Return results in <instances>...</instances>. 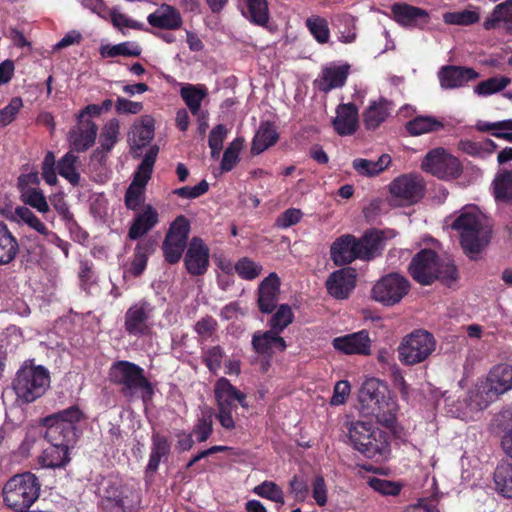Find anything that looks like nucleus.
Masks as SVG:
<instances>
[{
    "label": "nucleus",
    "instance_id": "1",
    "mask_svg": "<svg viewBox=\"0 0 512 512\" xmlns=\"http://www.w3.org/2000/svg\"><path fill=\"white\" fill-rule=\"evenodd\" d=\"M512 390V366L500 364L493 367L487 376L480 379L469 392L468 403H447L448 412L457 418L467 419L470 412L487 408L499 396Z\"/></svg>",
    "mask_w": 512,
    "mask_h": 512
},
{
    "label": "nucleus",
    "instance_id": "2",
    "mask_svg": "<svg viewBox=\"0 0 512 512\" xmlns=\"http://www.w3.org/2000/svg\"><path fill=\"white\" fill-rule=\"evenodd\" d=\"M452 228L459 232L461 245L470 258H474L490 241L491 228L475 206L464 207Z\"/></svg>",
    "mask_w": 512,
    "mask_h": 512
},
{
    "label": "nucleus",
    "instance_id": "3",
    "mask_svg": "<svg viewBox=\"0 0 512 512\" xmlns=\"http://www.w3.org/2000/svg\"><path fill=\"white\" fill-rule=\"evenodd\" d=\"M387 388L378 379H367L359 391L361 412L366 416H373L378 422L391 427L397 412L396 402L385 395Z\"/></svg>",
    "mask_w": 512,
    "mask_h": 512
},
{
    "label": "nucleus",
    "instance_id": "4",
    "mask_svg": "<svg viewBox=\"0 0 512 512\" xmlns=\"http://www.w3.org/2000/svg\"><path fill=\"white\" fill-rule=\"evenodd\" d=\"M409 272L422 285H429L436 279L450 285L457 277L454 264L450 260L440 261L436 253L429 249L421 250L413 257Z\"/></svg>",
    "mask_w": 512,
    "mask_h": 512
},
{
    "label": "nucleus",
    "instance_id": "5",
    "mask_svg": "<svg viewBox=\"0 0 512 512\" xmlns=\"http://www.w3.org/2000/svg\"><path fill=\"white\" fill-rule=\"evenodd\" d=\"M349 440L353 447L365 457L375 461H384L390 455V445L386 435L374 429L369 423L358 421L351 423Z\"/></svg>",
    "mask_w": 512,
    "mask_h": 512
},
{
    "label": "nucleus",
    "instance_id": "6",
    "mask_svg": "<svg viewBox=\"0 0 512 512\" xmlns=\"http://www.w3.org/2000/svg\"><path fill=\"white\" fill-rule=\"evenodd\" d=\"M50 385L49 371L42 365L25 361L17 371L12 383L17 397L25 403L40 398Z\"/></svg>",
    "mask_w": 512,
    "mask_h": 512
},
{
    "label": "nucleus",
    "instance_id": "7",
    "mask_svg": "<svg viewBox=\"0 0 512 512\" xmlns=\"http://www.w3.org/2000/svg\"><path fill=\"white\" fill-rule=\"evenodd\" d=\"M40 484L32 473L11 477L3 488V498L7 506L16 510L28 509L39 497Z\"/></svg>",
    "mask_w": 512,
    "mask_h": 512
},
{
    "label": "nucleus",
    "instance_id": "8",
    "mask_svg": "<svg viewBox=\"0 0 512 512\" xmlns=\"http://www.w3.org/2000/svg\"><path fill=\"white\" fill-rule=\"evenodd\" d=\"M436 349L434 336L426 330L406 335L398 346V358L404 365H416L428 359Z\"/></svg>",
    "mask_w": 512,
    "mask_h": 512
},
{
    "label": "nucleus",
    "instance_id": "9",
    "mask_svg": "<svg viewBox=\"0 0 512 512\" xmlns=\"http://www.w3.org/2000/svg\"><path fill=\"white\" fill-rule=\"evenodd\" d=\"M82 416L78 407H70L45 418V437L49 442H63L68 446L75 439V423Z\"/></svg>",
    "mask_w": 512,
    "mask_h": 512
},
{
    "label": "nucleus",
    "instance_id": "10",
    "mask_svg": "<svg viewBox=\"0 0 512 512\" xmlns=\"http://www.w3.org/2000/svg\"><path fill=\"white\" fill-rule=\"evenodd\" d=\"M159 152L157 146H151L134 173L133 180L125 194V205L136 210L145 200V188L151 178L153 167Z\"/></svg>",
    "mask_w": 512,
    "mask_h": 512
},
{
    "label": "nucleus",
    "instance_id": "11",
    "mask_svg": "<svg viewBox=\"0 0 512 512\" xmlns=\"http://www.w3.org/2000/svg\"><path fill=\"white\" fill-rule=\"evenodd\" d=\"M113 379L125 386L131 394H139L144 402L151 399L153 388L143 376V370L129 362H120L112 369Z\"/></svg>",
    "mask_w": 512,
    "mask_h": 512
},
{
    "label": "nucleus",
    "instance_id": "12",
    "mask_svg": "<svg viewBox=\"0 0 512 512\" xmlns=\"http://www.w3.org/2000/svg\"><path fill=\"white\" fill-rule=\"evenodd\" d=\"M409 281L398 273L383 276L372 288V297L375 301L385 305L398 304L409 292Z\"/></svg>",
    "mask_w": 512,
    "mask_h": 512
},
{
    "label": "nucleus",
    "instance_id": "13",
    "mask_svg": "<svg viewBox=\"0 0 512 512\" xmlns=\"http://www.w3.org/2000/svg\"><path fill=\"white\" fill-rule=\"evenodd\" d=\"M389 191L394 204L399 206L411 205L423 197V180L414 174H404L390 183Z\"/></svg>",
    "mask_w": 512,
    "mask_h": 512
},
{
    "label": "nucleus",
    "instance_id": "14",
    "mask_svg": "<svg viewBox=\"0 0 512 512\" xmlns=\"http://www.w3.org/2000/svg\"><path fill=\"white\" fill-rule=\"evenodd\" d=\"M421 167L424 171L440 179H452L461 173L459 160L443 148H436L428 152Z\"/></svg>",
    "mask_w": 512,
    "mask_h": 512
},
{
    "label": "nucleus",
    "instance_id": "15",
    "mask_svg": "<svg viewBox=\"0 0 512 512\" xmlns=\"http://www.w3.org/2000/svg\"><path fill=\"white\" fill-rule=\"evenodd\" d=\"M189 231L190 224L184 216L177 217L171 224L162 246L166 261L173 264L180 260Z\"/></svg>",
    "mask_w": 512,
    "mask_h": 512
},
{
    "label": "nucleus",
    "instance_id": "16",
    "mask_svg": "<svg viewBox=\"0 0 512 512\" xmlns=\"http://www.w3.org/2000/svg\"><path fill=\"white\" fill-rule=\"evenodd\" d=\"M154 317V306L145 300L132 305L125 313V330L133 336L150 334Z\"/></svg>",
    "mask_w": 512,
    "mask_h": 512
},
{
    "label": "nucleus",
    "instance_id": "17",
    "mask_svg": "<svg viewBox=\"0 0 512 512\" xmlns=\"http://www.w3.org/2000/svg\"><path fill=\"white\" fill-rule=\"evenodd\" d=\"M371 344L369 332L365 329L332 340L333 348L344 355H370Z\"/></svg>",
    "mask_w": 512,
    "mask_h": 512
},
{
    "label": "nucleus",
    "instance_id": "18",
    "mask_svg": "<svg viewBox=\"0 0 512 512\" xmlns=\"http://www.w3.org/2000/svg\"><path fill=\"white\" fill-rule=\"evenodd\" d=\"M395 236L394 230H370L366 232L360 239L356 238L358 258L361 260L374 258L382 249L383 242Z\"/></svg>",
    "mask_w": 512,
    "mask_h": 512
},
{
    "label": "nucleus",
    "instance_id": "19",
    "mask_svg": "<svg viewBox=\"0 0 512 512\" xmlns=\"http://www.w3.org/2000/svg\"><path fill=\"white\" fill-rule=\"evenodd\" d=\"M350 66L332 62L322 68L321 73L315 80V85L322 92H329L341 88L348 77Z\"/></svg>",
    "mask_w": 512,
    "mask_h": 512
},
{
    "label": "nucleus",
    "instance_id": "20",
    "mask_svg": "<svg viewBox=\"0 0 512 512\" xmlns=\"http://www.w3.org/2000/svg\"><path fill=\"white\" fill-rule=\"evenodd\" d=\"M356 283L355 270L346 267L334 271L326 281L328 293L336 299H345L354 289Z\"/></svg>",
    "mask_w": 512,
    "mask_h": 512
},
{
    "label": "nucleus",
    "instance_id": "21",
    "mask_svg": "<svg viewBox=\"0 0 512 512\" xmlns=\"http://www.w3.org/2000/svg\"><path fill=\"white\" fill-rule=\"evenodd\" d=\"M2 213L6 219L19 225H26L43 236L45 240H57V234L49 230L48 227L26 206L16 207L13 213H6L4 211H2Z\"/></svg>",
    "mask_w": 512,
    "mask_h": 512
},
{
    "label": "nucleus",
    "instance_id": "22",
    "mask_svg": "<svg viewBox=\"0 0 512 512\" xmlns=\"http://www.w3.org/2000/svg\"><path fill=\"white\" fill-rule=\"evenodd\" d=\"M185 266L192 275L204 274L209 265V249L199 238H193L185 254Z\"/></svg>",
    "mask_w": 512,
    "mask_h": 512
},
{
    "label": "nucleus",
    "instance_id": "23",
    "mask_svg": "<svg viewBox=\"0 0 512 512\" xmlns=\"http://www.w3.org/2000/svg\"><path fill=\"white\" fill-rule=\"evenodd\" d=\"M479 74L472 68L462 66H444L438 73L439 82L444 89H455L475 80Z\"/></svg>",
    "mask_w": 512,
    "mask_h": 512
},
{
    "label": "nucleus",
    "instance_id": "24",
    "mask_svg": "<svg viewBox=\"0 0 512 512\" xmlns=\"http://www.w3.org/2000/svg\"><path fill=\"white\" fill-rule=\"evenodd\" d=\"M147 22L155 28L162 30H177L181 28L183 19L175 7L162 4L147 17Z\"/></svg>",
    "mask_w": 512,
    "mask_h": 512
},
{
    "label": "nucleus",
    "instance_id": "25",
    "mask_svg": "<svg viewBox=\"0 0 512 512\" xmlns=\"http://www.w3.org/2000/svg\"><path fill=\"white\" fill-rule=\"evenodd\" d=\"M280 279L276 273L269 274L259 285L258 304L263 313H271L279 300Z\"/></svg>",
    "mask_w": 512,
    "mask_h": 512
},
{
    "label": "nucleus",
    "instance_id": "26",
    "mask_svg": "<svg viewBox=\"0 0 512 512\" xmlns=\"http://www.w3.org/2000/svg\"><path fill=\"white\" fill-rule=\"evenodd\" d=\"M330 256L336 265H344L358 258L356 237L347 234L337 238L331 245Z\"/></svg>",
    "mask_w": 512,
    "mask_h": 512
},
{
    "label": "nucleus",
    "instance_id": "27",
    "mask_svg": "<svg viewBox=\"0 0 512 512\" xmlns=\"http://www.w3.org/2000/svg\"><path fill=\"white\" fill-rule=\"evenodd\" d=\"M335 131L341 135H352L358 128V108L352 104H340L336 108V116L333 119Z\"/></svg>",
    "mask_w": 512,
    "mask_h": 512
},
{
    "label": "nucleus",
    "instance_id": "28",
    "mask_svg": "<svg viewBox=\"0 0 512 512\" xmlns=\"http://www.w3.org/2000/svg\"><path fill=\"white\" fill-rule=\"evenodd\" d=\"M280 333L269 330L266 332H255L252 337V345L254 350L262 355L270 356L276 351H284L286 343Z\"/></svg>",
    "mask_w": 512,
    "mask_h": 512
},
{
    "label": "nucleus",
    "instance_id": "29",
    "mask_svg": "<svg viewBox=\"0 0 512 512\" xmlns=\"http://www.w3.org/2000/svg\"><path fill=\"white\" fill-rule=\"evenodd\" d=\"M68 446L63 442H50L38 458L42 468H61L69 462Z\"/></svg>",
    "mask_w": 512,
    "mask_h": 512
},
{
    "label": "nucleus",
    "instance_id": "30",
    "mask_svg": "<svg viewBox=\"0 0 512 512\" xmlns=\"http://www.w3.org/2000/svg\"><path fill=\"white\" fill-rule=\"evenodd\" d=\"M158 222V212L151 205H146L138 213L129 229V238L136 240L150 231Z\"/></svg>",
    "mask_w": 512,
    "mask_h": 512
},
{
    "label": "nucleus",
    "instance_id": "31",
    "mask_svg": "<svg viewBox=\"0 0 512 512\" xmlns=\"http://www.w3.org/2000/svg\"><path fill=\"white\" fill-rule=\"evenodd\" d=\"M96 135L95 123L86 121L82 126H78L70 132L69 142L74 150L85 151L94 144Z\"/></svg>",
    "mask_w": 512,
    "mask_h": 512
},
{
    "label": "nucleus",
    "instance_id": "32",
    "mask_svg": "<svg viewBox=\"0 0 512 512\" xmlns=\"http://www.w3.org/2000/svg\"><path fill=\"white\" fill-rule=\"evenodd\" d=\"M392 110L390 102L383 98L371 101L363 115V121L367 129H376L383 123Z\"/></svg>",
    "mask_w": 512,
    "mask_h": 512
},
{
    "label": "nucleus",
    "instance_id": "33",
    "mask_svg": "<svg viewBox=\"0 0 512 512\" xmlns=\"http://www.w3.org/2000/svg\"><path fill=\"white\" fill-rule=\"evenodd\" d=\"M492 190L497 202L512 205V169H502L496 173Z\"/></svg>",
    "mask_w": 512,
    "mask_h": 512
},
{
    "label": "nucleus",
    "instance_id": "34",
    "mask_svg": "<svg viewBox=\"0 0 512 512\" xmlns=\"http://www.w3.org/2000/svg\"><path fill=\"white\" fill-rule=\"evenodd\" d=\"M18 251L19 244L16 237L5 223L0 222V265L12 262Z\"/></svg>",
    "mask_w": 512,
    "mask_h": 512
},
{
    "label": "nucleus",
    "instance_id": "35",
    "mask_svg": "<svg viewBox=\"0 0 512 512\" xmlns=\"http://www.w3.org/2000/svg\"><path fill=\"white\" fill-rule=\"evenodd\" d=\"M504 23L512 31V0H507L495 6L491 14L485 19L483 26L486 30L496 29Z\"/></svg>",
    "mask_w": 512,
    "mask_h": 512
},
{
    "label": "nucleus",
    "instance_id": "36",
    "mask_svg": "<svg viewBox=\"0 0 512 512\" xmlns=\"http://www.w3.org/2000/svg\"><path fill=\"white\" fill-rule=\"evenodd\" d=\"M208 92L201 84H181L180 95L193 115H198L203 99Z\"/></svg>",
    "mask_w": 512,
    "mask_h": 512
},
{
    "label": "nucleus",
    "instance_id": "37",
    "mask_svg": "<svg viewBox=\"0 0 512 512\" xmlns=\"http://www.w3.org/2000/svg\"><path fill=\"white\" fill-rule=\"evenodd\" d=\"M390 163L391 157L388 154H383L376 161L357 158L353 161L352 166L359 175L373 177L383 172Z\"/></svg>",
    "mask_w": 512,
    "mask_h": 512
},
{
    "label": "nucleus",
    "instance_id": "38",
    "mask_svg": "<svg viewBox=\"0 0 512 512\" xmlns=\"http://www.w3.org/2000/svg\"><path fill=\"white\" fill-rule=\"evenodd\" d=\"M393 19L401 26H414L419 18H427L425 10L408 4H394L391 8Z\"/></svg>",
    "mask_w": 512,
    "mask_h": 512
},
{
    "label": "nucleus",
    "instance_id": "39",
    "mask_svg": "<svg viewBox=\"0 0 512 512\" xmlns=\"http://www.w3.org/2000/svg\"><path fill=\"white\" fill-rule=\"evenodd\" d=\"M278 137V133L271 123L266 122L261 124L254 136L251 152L253 154L262 153L264 150L273 146L277 142Z\"/></svg>",
    "mask_w": 512,
    "mask_h": 512
},
{
    "label": "nucleus",
    "instance_id": "40",
    "mask_svg": "<svg viewBox=\"0 0 512 512\" xmlns=\"http://www.w3.org/2000/svg\"><path fill=\"white\" fill-rule=\"evenodd\" d=\"M495 489L506 498H512V459L498 464L494 472Z\"/></svg>",
    "mask_w": 512,
    "mask_h": 512
},
{
    "label": "nucleus",
    "instance_id": "41",
    "mask_svg": "<svg viewBox=\"0 0 512 512\" xmlns=\"http://www.w3.org/2000/svg\"><path fill=\"white\" fill-rule=\"evenodd\" d=\"M154 137V125L150 118L142 119L135 123L129 134V140L133 148H142L150 143Z\"/></svg>",
    "mask_w": 512,
    "mask_h": 512
},
{
    "label": "nucleus",
    "instance_id": "42",
    "mask_svg": "<svg viewBox=\"0 0 512 512\" xmlns=\"http://www.w3.org/2000/svg\"><path fill=\"white\" fill-rule=\"evenodd\" d=\"M170 452V444L167 438L160 434H153L152 445L147 470L150 472L157 471L161 460Z\"/></svg>",
    "mask_w": 512,
    "mask_h": 512
},
{
    "label": "nucleus",
    "instance_id": "43",
    "mask_svg": "<svg viewBox=\"0 0 512 512\" xmlns=\"http://www.w3.org/2000/svg\"><path fill=\"white\" fill-rule=\"evenodd\" d=\"M442 127L441 121L432 116H417L406 123L407 131L413 136L434 132Z\"/></svg>",
    "mask_w": 512,
    "mask_h": 512
},
{
    "label": "nucleus",
    "instance_id": "44",
    "mask_svg": "<svg viewBox=\"0 0 512 512\" xmlns=\"http://www.w3.org/2000/svg\"><path fill=\"white\" fill-rule=\"evenodd\" d=\"M106 512H126V497L116 485H108L102 501Z\"/></svg>",
    "mask_w": 512,
    "mask_h": 512
},
{
    "label": "nucleus",
    "instance_id": "45",
    "mask_svg": "<svg viewBox=\"0 0 512 512\" xmlns=\"http://www.w3.org/2000/svg\"><path fill=\"white\" fill-rule=\"evenodd\" d=\"M140 46L135 42H122L115 45H102L100 54L103 58H112L117 56L136 57L141 54Z\"/></svg>",
    "mask_w": 512,
    "mask_h": 512
},
{
    "label": "nucleus",
    "instance_id": "46",
    "mask_svg": "<svg viewBox=\"0 0 512 512\" xmlns=\"http://www.w3.org/2000/svg\"><path fill=\"white\" fill-rule=\"evenodd\" d=\"M479 20L480 12L478 7L443 14V21L449 25L468 26L479 22Z\"/></svg>",
    "mask_w": 512,
    "mask_h": 512
},
{
    "label": "nucleus",
    "instance_id": "47",
    "mask_svg": "<svg viewBox=\"0 0 512 512\" xmlns=\"http://www.w3.org/2000/svg\"><path fill=\"white\" fill-rule=\"evenodd\" d=\"M21 200L26 204L36 209L40 213H47L50 210L49 204L46 200L44 193L32 187H21Z\"/></svg>",
    "mask_w": 512,
    "mask_h": 512
},
{
    "label": "nucleus",
    "instance_id": "48",
    "mask_svg": "<svg viewBox=\"0 0 512 512\" xmlns=\"http://www.w3.org/2000/svg\"><path fill=\"white\" fill-rule=\"evenodd\" d=\"M58 172L72 185L78 184L80 180L78 173V156L72 152L65 154L58 162Z\"/></svg>",
    "mask_w": 512,
    "mask_h": 512
},
{
    "label": "nucleus",
    "instance_id": "49",
    "mask_svg": "<svg viewBox=\"0 0 512 512\" xmlns=\"http://www.w3.org/2000/svg\"><path fill=\"white\" fill-rule=\"evenodd\" d=\"M239 390L224 377L217 380L214 395L217 405H236L234 403Z\"/></svg>",
    "mask_w": 512,
    "mask_h": 512
},
{
    "label": "nucleus",
    "instance_id": "50",
    "mask_svg": "<svg viewBox=\"0 0 512 512\" xmlns=\"http://www.w3.org/2000/svg\"><path fill=\"white\" fill-rule=\"evenodd\" d=\"M511 83L507 76H495L479 82L474 87V93L486 97L504 90Z\"/></svg>",
    "mask_w": 512,
    "mask_h": 512
},
{
    "label": "nucleus",
    "instance_id": "51",
    "mask_svg": "<svg viewBox=\"0 0 512 512\" xmlns=\"http://www.w3.org/2000/svg\"><path fill=\"white\" fill-rule=\"evenodd\" d=\"M476 126L480 131H490L493 136L512 142V119L496 122L479 121Z\"/></svg>",
    "mask_w": 512,
    "mask_h": 512
},
{
    "label": "nucleus",
    "instance_id": "52",
    "mask_svg": "<svg viewBox=\"0 0 512 512\" xmlns=\"http://www.w3.org/2000/svg\"><path fill=\"white\" fill-rule=\"evenodd\" d=\"M306 27L318 43L325 44L329 41L330 31L328 22L325 18L318 15H312L307 18Z\"/></svg>",
    "mask_w": 512,
    "mask_h": 512
},
{
    "label": "nucleus",
    "instance_id": "53",
    "mask_svg": "<svg viewBox=\"0 0 512 512\" xmlns=\"http://www.w3.org/2000/svg\"><path fill=\"white\" fill-rule=\"evenodd\" d=\"M247 3V14L245 16L254 24L264 26L269 20L268 6L266 0H245Z\"/></svg>",
    "mask_w": 512,
    "mask_h": 512
},
{
    "label": "nucleus",
    "instance_id": "54",
    "mask_svg": "<svg viewBox=\"0 0 512 512\" xmlns=\"http://www.w3.org/2000/svg\"><path fill=\"white\" fill-rule=\"evenodd\" d=\"M253 492L262 498H266L279 504L280 506H283L285 503L284 493L275 482L264 481L261 484L255 486Z\"/></svg>",
    "mask_w": 512,
    "mask_h": 512
},
{
    "label": "nucleus",
    "instance_id": "55",
    "mask_svg": "<svg viewBox=\"0 0 512 512\" xmlns=\"http://www.w3.org/2000/svg\"><path fill=\"white\" fill-rule=\"evenodd\" d=\"M151 247L148 243H138L135 248V253L131 266L128 272L133 276H139L143 273L146 268L148 256L150 254Z\"/></svg>",
    "mask_w": 512,
    "mask_h": 512
},
{
    "label": "nucleus",
    "instance_id": "56",
    "mask_svg": "<svg viewBox=\"0 0 512 512\" xmlns=\"http://www.w3.org/2000/svg\"><path fill=\"white\" fill-rule=\"evenodd\" d=\"M243 147V140L235 139L224 152L220 168L222 172L231 171L239 161V154Z\"/></svg>",
    "mask_w": 512,
    "mask_h": 512
},
{
    "label": "nucleus",
    "instance_id": "57",
    "mask_svg": "<svg viewBox=\"0 0 512 512\" xmlns=\"http://www.w3.org/2000/svg\"><path fill=\"white\" fill-rule=\"evenodd\" d=\"M368 485L374 491L378 492L383 496H397L402 489V484L399 482L381 479L377 477L369 478Z\"/></svg>",
    "mask_w": 512,
    "mask_h": 512
},
{
    "label": "nucleus",
    "instance_id": "58",
    "mask_svg": "<svg viewBox=\"0 0 512 512\" xmlns=\"http://www.w3.org/2000/svg\"><path fill=\"white\" fill-rule=\"evenodd\" d=\"M237 274L245 280H254L262 272V266L249 258H242L234 265Z\"/></svg>",
    "mask_w": 512,
    "mask_h": 512
},
{
    "label": "nucleus",
    "instance_id": "59",
    "mask_svg": "<svg viewBox=\"0 0 512 512\" xmlns=\"http://www.w3.org/2000/svg\"><path fill=\"white\" fill-rule=\"evenodd\" d=\"M294 315L289 305H280L270 321L271 329L281 333L292 321Z\"/></svg>",
    "mask_w": 512,
    "mask_h": 512
},
{
    "label": "nucleus",
    "instance_id": "60",
    "mask_svg": "<svg viewBox=\"0 0 512 512\" xmlns=\"http://www.w3.org/2000/svg\"><path fill=\"white\" fill-rule=\"evenodd\" d=\"M119 134V122L116 119L109 120L100 134V145L105 151H110L117 142Z\"/></svg>",
    "mask_w": 512,
    "mask_h": 512
},
{
    "label": "nucleus",
    "instance_id": "61",
    "mask_svg": "<svg viewBox=\"0 0 512 512\" xmlns=\"http://www.w3.org/2000/svg\"><path fill=\"white\" fill-rule=\"evenodd\" d=\"M22 107V99L20 97H13L4 108L0 109V127H5L12 123Z\"/></svg>",
    "mask_w": 512,
    "mask_h": 512
},
{
    "label": "nucleus",
    "instance_id": "62",
    "mask_svg": "<svg viewBox=\"0 0 512 512\" xmlns=\"http://www.w3.org/2000/svg\"><path fill=\"white\" fill-rule=\"evenodd\" d=\"M312 497L315 503L323 507L328 502V488L324 478L320 475L313 478L311 482Z\"/></svg>",
    "mask_w": 512,
    "mask_h": 512
},
{
    "label": "nucleus",
    "instance_id": "63",
    "mask_svg": "<svg viewBox=\"0 0 512 512\" xmlns=\"http://www.w3.org/2000/svg\"><path fill=\"white\" fill-rule=\"evenodd\" d=\"M223 357L224 351L220 346L208 348L203 355L206 366L213 373H217L221 368Z\"/></svg>",
    "mask_w": 512,
    "mask_h": 512
},
{
    "label": "nucleus",
    "instance_id": "64",
    "mask_svg": "<svg viewBox=\"0 0 512 512\" xmlns=\"http://www.w3.org/2000/svg\"><path fill=\"white\" fill-rule=\"evenodd\" d=\"M212 432L213 424L211 415L201 417L192 430V434L196 436L198 442L206 441L211 436Z\"/></svg>",
    "mask_w": 512,
    "mask_h": 512
}]
</instances>
